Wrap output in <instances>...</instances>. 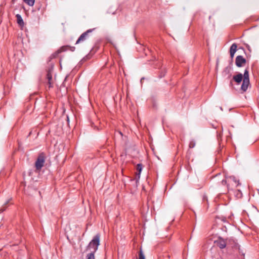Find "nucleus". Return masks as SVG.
<instances>
[{"mask_svg": "<svg viewBox=\"0 0 259 259\" xmlns=\"http://www.w3.org/2000/svg\"><path fill=\"white\" fill-rule=\"evenodd\" d=\"M222 183L223 185H226L227 184V181L226 180H223L222 181Z\"/></svg>", "mask_w": 259, "mask_h": 259, "instance_id": "20", "label": "nucleus"}, {"mask_svg": "<svg viewBox=\"0 0 259 259\" xmlns=\"http://www.w3.org/2000/svg\"><path fill=\"white\" fill-rule=\"evenodd\" d=\"M65 51V49H64V47H62L61 48H60L59 50H58L57 52H56L55 53L53 54L52 55H51V58H56L57 55L60 53H61V52L62 51Z\"/></svg>", "mask_w": 259, "mask_h": 259, "instance_id": "12", "label": "nucleus"}, {"mask_svg": "<svg viewBox=\"0 0 259 259\" xmlns=\"http://www.w3.org/2000/svg\"><path fill=\"white\" fill-rule=\"evenodd\" d=\"M220 109H221V110H223V109H222V107H220Z\"/></svg>", "mask_w": 259, "mask_h": 259, "instance_id": "26", "label": "nucleus"}, {"mask_svg": "<svg viewBox=\"0 0 259 259\" xmlns=\"http://www.w3.org/2000/svg\"><path fill=\"white\" fill-rule=\"evenodd\" d=\"M5 209H6V207H3V208L0 210V213L3 212V211H4L5 210Z\"/></svg>", "mask_w": 259, "mask_h": 259, "instance_id": "21", "label": "nucleus"}, {"mask_svg": "<svg viewBox=\"0 0 259 259\" xmlns=\"http://www.w3.org/2000/svg\"><path fill=\"white\" fill-rule=\"evenodd\" d=\"M246 63V60L242 56H238L236 58L235 64L238 67H241Z\"/></svg>", "mask_w": 259, "mask_h": 259, "instance_id": "5", "label": "nucleus"}, {"mask_svg": "<svg viewBox=\"0 0 259 259\" xmlns=\"http://www.w3.org/2000/svg\"><path fill=\"white\" fill-rule=\"evenodd\" d=\"M68 121H69V117L68 116L67 117Z\"/></svg>", "mask_w": 259, "mask_h": 259, "instance_id": "24", "label": "nucleus"}, {"mask_svg": "<svg viewBox=\"0 0 259 259\" xmlns=\"http://www.w3.org/2000/svg\"><path fill=\"white\" fill-rule=\"evenodd\" d=\"M228 179L229 182L231 181L234 182L236 185V186H237L239 184V181L237 180L235 177L234 176H230Z\"/></svg>", "mask_w": 259, "mask_h": 259, "instance_id": "10", "label": "nucleus"}, {"mask_svg": "<svg viewBox=\"0 0 259 259\" xmlns=\"http://www.w3.org/2000/svg\"><path fill=\"white\" fill-rule=\"evenodd\" d=\"M230 56H231V58L232 59L233 58L234 56V54L235 53L234 52H230Z\"/></svg>", "mask_w": 259, "mask_h": 259, "instance_id": "18", "label": "nucleus"}, {"mask_svg": "<svg viewBox=\"0 0 259 259\" xmlns=\"http://www.w3.org/2000/svg\"><path fill=\"white\" fill-rule=\"evenodd\" d=\"M100 234H96L87 246L86 250H90L91 251L90 253H93L95 254L98 250V246L100 245Z\"/></svg>", "mask_w": 259, "mask_h": 259, "instance_id": "2", "label": "nucleus"}, {"mask_svg": "<svg viewBox=\"0 0 259 259\" xmlns=\"http://www.w3.org/2000/svg\"><path fill=\"white\" fill-rule=\"evenodd\" d=\"M189 148H193L195 146V142L194 140H191L189 143Z\"/></svg>", "mask_w": 259, "mask_h": 259, "instance_id": "17", "label": "nucleus"}, {"mask_svg": "<svg viewBox=\"0 0 259 259\" xmlns=\"http://www.w3.org/2000/svg\"><path fill=\"white\" fill-rule=\"evenodd\" d=\"M222 75L228 79H230L232 76L231 68L229 66L225 68L222 72Z\"/></svg>", "mask_w": 259, "mask_h": 259, "instance_id": "6", "label": "nucleus"}, {"mask_svg": "<svg viewBox=\"0 0 259 259\" xmlns=\"http://www.w3.org/2000/svg\"><path fill=\"white\" fill-rule=\"evenodd\" d=\"M138 259H145V255L141 248L140 249Z\"/></svg>", "mask_w": 259, "mask_h": 259, "instance_id": "15", "label": "nucleus"}, {"mask_svg": "<svg viewBox=\"0 0 259 259\" xmlns=\"http://www.w3.org/2000/svg\"><path fill=\"white\" fill-rule=\"evenodd\" d=\"M237 45L235 43L233 44L230 49V52H234L236 53L237 51Z\"/></svg>", "mask_w": 259, "mask_h": 259, "instance_id": "13", "label": "nucleus"}, {"mask_svg": "<svg viewBox=\"0 0 259 259\" xmlns=\"http://www.w3.org/2000/svg\"><path fill=\"white\" fill-rule=\"evenodd\" d=\"M52 70L53 68L51 67L49 69L47 74V77L48 80V83L49 84V88L51 87V81L52 80Z\"/></svg>", "mask_w": 259, "mask_h": 259, "instance_id": "7", "label": "nucleus"}, {"mask_svg": "<svg viewBox=\"0 0 259 259\" xmlns=\"http://www.w3.org/2000/svg\"><path fill=\"white\" fill-rule=\"evenodd\" d=\"M142 168H143V166H142V164L139 163V164H137V169L138 171V172L136 174V175H137L136 177H137L138 179H140V174L142 171Z\"/></svg>", "mask_w": 259, "mask_h": 259, "instance_id": "9", "label": "nucleus"}, {"mask_svg": "<svg viewBox=\"0 0 259 259\" xmlns=\"http://www.w3.org/2000/svg\"><path fill=\"white\" fill-rule=\"evenodd\" d=\"M118 133L121 136H122V134L121 132H118Z\"/></svg>", "mask_w": 259, "mask_h": 259, "instance_id": "22", "label": "nucleus"}, {"mask_svg": "<svg viewBox=\"0 0 259 259\" xmlns=\"http://www.w3.org/2000/svg\"><path fill=\"white\" fill-rule=\"evenodd\" d=\"M227 187H228V189L229 190V187L228 185H227Z\"/></svg>", "mask_w": 259, "mask_h": 259, "instance_id": "25", "label": "nucleus"}, {"mask_svg": "<svg viewBox=\"0 0 259 259\" xmlns=\"http://www.w3.org/2000/svg\"><path fill=\"white\" fill-rule=\"evenodd\" d=\"M218 245L220 248L223 249L226 246V243L224 240H220L218 243Z\"/></svg>", "mask_w": 259, "mask_h": 259, "instance_id": "11", "label": "nucleus"}, {"mask_svg": "<svg viewBox=\"0 0 259 259\" xmlns=\"http://www.w3.org/2000/svg\"><path fill=\"white\" fill-rule=\"evenodd\" d=\"M16 17L17 18V22L18 25L21 27H23L24 25V22L21 16L18 14L16 15Z\"/></svg>", "mask_w": 259, "mask_h": 259, "instance_id": "8", "label": "nucleus"}, {"mask_svg": "<svg viewBox=\"0 0 259 259\" xmlns=\"http://www.w3.org/2000/svg\"><path fill=\"white\" fill-rule=\"evenodd\" d=\"M94 29H90L88 30L87 31H86L84 33H83L79 36V37L78 38V39L76 41V44H78V43H79L80 42L83 41L85 40H86L87 39V38L88 37L89 33L92 32Z\"/></svg>", "mask_w": 259, "mask_h": 259, "instance_id": "4", "label": "nucleus"}, {"mask_svg": "<svg viewBox=\"0 0 259 259\" xmlns=\"http://www.w3.org/2000/svg\"><path fill=\"white\" fill-rule=\"evenodd\" d=\"M87 259H95V254L89 253L87 255Z\"/></svg>", "mask_w": 259, "mask_h": 259, "instance_id": "16", "label": "nucleus"}, {"mask_svg": "<svg viewBox=\"0 0 259 259\" xmlns=\"http://www.w3.org/2000/svg\"><path fill=\"white\" fill-rule=\"evenodd\" d=\"M233 80L237 83L239 84L243 80L242 84L241 87V90L243 92H246L250 84L249 77V71L247 69L244 70L243 75L242 73H239L236 75L233 76Z\"/></svg>", "mask_w": 259, "mask_h": 259, "instance_id": "1", "label": "nucleus"}, {"mask_svg": "<svg viewBox=\"0 0 259 259\" xmlns=\"http://www.w3.org/2000/svg\"><path fill=\"white\" fill-rule=\"evenodd\" d=\"M8 202H9V201H7L5 203V205H6V204H7V203H8Z\"/></svg>", "mask_w": 259, "mask_h": 259, "instance_id": "23", "label": "nucleus"}, {"mask_svg": "<svg viewBox=\"0 0 259 259\" xmlns=\"http://www.w3.org/2000/svg\"><path fill=\"white\" fill-rule=\"evenodd\" d=\"M45 163V158L43 154H40L38 157L35 162V167L36 169H40L44 166Z\"/></svg>", "mask_w": 259, "mask_h": 259, "instance_id": "3", "label": "nucleus"}, {"mask_svg": "<svg viewBox=\"0 0 259 259\" xmlns=\"http://www.w3.org/2000/svg\"><path fill=\"white\" fill-rule=\"evenodd\" d=\"M239 253H241L243 256H244L245 253L243 252V251L242 250H241L240 249L239 247Z\"/></svg>", "mask_w": 259, "mask_h": 259, "instance_id": "19", "label": "nucleus"}, {"mask_svg": "<svg viewBox=\"0 0 259 259\" xmlns=\"http://www.w3.org/2000/svg\"><path fill=\"white\" fill-rule=\"evenodd\" d=\"M23 1L29 6H33L35 2V0H23Z\"/></svg>", "mask_w": 259, "mask_h": 259, "instance_id": "14", "label": "nucleus"}]
</instances>
